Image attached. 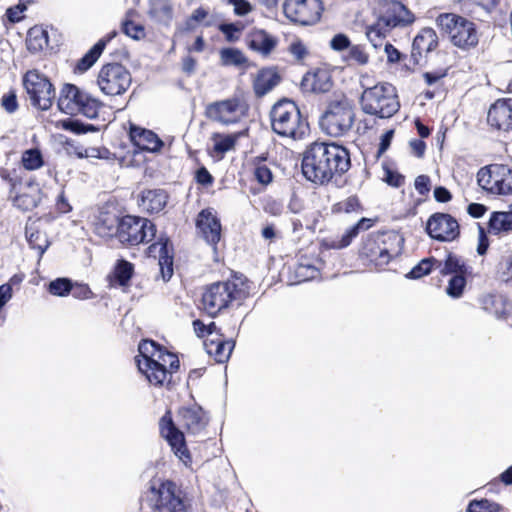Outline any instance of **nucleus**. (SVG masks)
Wrapping results in <instances>:
<instances>
[{
  "mask_svg": "<svg viewBox=\"0 0 512 512\" xmlns=\"http://www.w3.org/2000/svg\"><path fill=\"white\" fill-rule=\"evenodd\" d=\"M351 166L346 148L335 143L314 142L304 152L303 175L315 184L328 183L335 175L346 173Z\"/></svg>",
  "mask_w": 512,
  "mask_h": 512,
  "instance_id": "obj_1",
  "label": "nucleus"
},
{
  "mask_svg": "<svg viewBox=\"0 0 512 512\" xmlns=\"http://www.w3.org/2000/svg\"><path fill=\"white\" fill-rule=\"evenodd\" d=\"M414 21L413 14L399 1L386 2L377 20L367 26L366 37L373 48L384 47L389 62H397L400 53L390 43L386 42L387 35L396 27H404Z\"/></svg>",
  "mask_w": 512,
  "mask_h": 512,
  "instance_id": "obj_2",
  "label": "nucleus"
},
{
  "mask_svg": "<svg viewBox=\"0 0 512 512\" xmlns=\"http://www.w3.org/2000/svg\"><path fill=\"white\" fill-rule=\"evenodd\" d=\"M249 294V284L242 277L215 282L205 288L202 294V306L210 316L214 317L234 303L240 305Z\"/></svg>",
  "mask_w": 512,
  "mask_h": 512,
  "instance_id": "obj_3",
  "label": "nucleus"
},
{
  "mask_svg": "<svg viewBox=\"0 0 512 512\" xmlns=\"http://www.w3.org/2000/svg\"><path fill=\"white\" fill-rule=\"evenodd\" d=\"M270 119L273 132L280 137L299 141L309 133L308 121L291 100L283 99L274 104L270 111Z\"/></svg>",
  "mask_w": 512,
  "mask_h": 512,
  "instance_id": "obj_4",
  "label": "nucleus"
},
{
  "mask_svg": "<svg viewBox=\"0 0 512 512\" xmlns=\"http://www.w3.org/2000/svg\"><path fill=\"white\" fill-rule=\"evenodd\" d=\"M153 497L150 512H192V499L182 485L171 479L161 480L158 486H151Z\"/></svg>",
  "mask_w": 512,
  "mask_h": 512,
  "instance_id": "obj_5",
  "label": "nucleus"
},
{
  "mask_svg": "<svg viewBox=\"0 0 512 512\" xmlns=\"http://www.w3.org/2000/svg\"><path fill=\"white\" fill-rule=\"evenodd\" d=\"M402 242V237L394 231L372 233L363 241L360 256L381 267L400 253Z\"/></svg>",
  "mask_w": 512,
  "mask_h": 512,
  "instance_id": "obj_6",
  "label": "nucleus"
},
{
  "mask_svg": "<svg viewBox=\"0 0 512 512\" xmlns=\"http://www.w3.org/2000/svg\"><path fill=\"white\" fill-rule=\"evenodd\" d=\"M360 103L363 112L379 118H390L400 108L396 89L387 82L365 89Z\"/></svg>",
  "mask_w": 512,
  "mask_h": 512,
  "instance_id": "obj_7",
  "label": "nucleus"
},
{
  "mask_svg": "<svg viewBox=\"0 0 512 512\" xmlns=\"http://www.w3.org/2000/svg\"><path fill=\"white\" fill-rule=\"evenodd\" d=\"M354 119L355 114L351 101L342 96L329 102L319 124L327 135L340 137L352 128Z\"/></svg>",
  "mask_w": 512,
  "mask_h": 512,
  "instance_id": "obj_8",
  "label": "nucleus"
},
{
  "mask_svg": "<svg viewBox=\"0 0 512 512\" xmlns=\"http://www.w3.org/2000/svg\"><path fill=\"white\" fill-rule=\"evenodd\" d=\"M436 23L454 46L470 49L478 44L476 26L467 18L454 13H443L437 17Z\"/></svg>",
  "mask_w": 512,
  "mask_h": 512,
  "instance_id": "obj_9",
  "label": "nucleus"
},
{
  "mask_svg": "<svg viewBox=\"0 0 512 512\" xmlns=\"http://www.w3.org/2000/svg\"><path fill=\"white\" fill-rule=\"evenodd\" d=\"M155 234V225L150 220L131 215L120 219L117 230L118 240L132 246L151 241Z\"/></svg>",
  "mask_w": 512,
  "mask_h": 512,
  "instance_id": "obj_10",
  "label": "nucleus"
},
{
  "mask_svg": "<svg viewBox=\"0 0 512 512\" xmlns=\"http://www.w3.org/2000/svg\"><path fill=\"white\" fill-rule=\"evenodd\" d=\"M23 85L34 107L48 110L52 106L55 89L44 74L37 70L28 71L23 78Z\"/></svg>",
  "mask_w": 512,
  "mask_h": 512,
  "instance_id": "obj_11",
  "label": "nucleus"
},
{
  "mask_svg": "<svg viewBox=\"0 0 512 512\" xmlns=\"http://www.w3.org/2000/svg\"><path fill=\"white\" fill-rule=\"evenodd\" d=\"M478 184L496 195L512 194V168L504 164H491L477 173Z\"/></svg>",
  "mask_w": 512,
  "mask_h": 512,
  "instance_id": "obj_12",
  "label": "nucleus"
},
{
  "mask_svg": "<svg viewBox=\"0 0 512 512\" xmlns=\"http://www.w3.org/2000/svg\"><path fill=\"white\" fill-rule=\"evenodd\" d=\"M131 85V75L121 64L111 63L101 67L97 76V86L108 96L125 93Z\"/></svg>",
  "mask_w": 512,
  "mask_h": 512,
  "instance_id": "obj_13",
  "label": "nucleus"
},
{
  "mask_svg": "<svg viewBox=\"0 0 512 512\" xmlns=\"http://www.w3.org/2000/svg\"><path fill=\"white\" fill-rule=\"evenodd\" d=\"M159 433L167 441L174 455L185 466H191L192 455L186 444L185 435L175 425L170 410H167L159 420Z\"/></svg>",
  "mask_w": 512,
  "mask_h": 512,
  "instance_id": "obj_14",
  "label": "nucleus"
},
{
  "mask_svg": "<svg viewBox=\"0 0 512 512\" xmlns=\"http://www.w3.org/2000/svg\"><path fill=\"white\" fill-rule=\"evenodd\" d=\"M247 104L238 97L216 101L206 107V116L215 122L230 125L239 122L247 113Z\"/></svg>",
  "mask_w": 512,
  "mask_h": 512,
  "instance_id": "obj_15",
  "label": "nucleus"
},
{
  "mask_svg": "<svg viewBox=\"0 0 512 512\" xmlns=\"http://www.w3.org/2000/svg\"><path fill=\"white\" fill-rule=\"evenodd\" d=\"M155 354H136L135 362L138 370L145 376L147 381L155 387L165 386L171 390L175 386V382L168 377L166 366L161 360L153 358Z\"/></svg>",
  "mask_w": 512,
  "mask_h": 512,
  "instance_id": "obj_16",
  "label": "nucleus"
},
{
  "mask_svg": "<svg viewBox=\"0 0 512 512\" xmlns=\"http://www.w3.org/2000/svg\"><path fill=\"white\" fill-rule=\"evenodd\" d=\"M283 9L291 21L311 25L320 19L323 8L320 0H285Z\"/></svg>",
  "mask_w": 512,
  "mask_h": 512,
  "instance_id": "obj_17",
  "label": "nucleus"
},
{
  "mask_svg": "<svg viewBox=\"0 0 512 512\" xmlns=\"http://www.w3.org/2000/svg\"><path fill=\"white\" fill-rule=\"evenodd\" d=\"M428 234L439 241H453L460 233L455 218L445 213H435L427 221Z\"/></svg>",
  "mask_w": 512,
  "mask_h": 512,
  "instance_id": "obj_18",
  "label": "nucleus"
},
{
  "mask_svg": "<svg viewBox=\"0 0 512 512\" xmlns=\"http://www.w3.org/2000/svg\"><path fill=\"white\" fill-rule=\"evenodd\" d=\"M177 417L180 426L192 435L203 432L209 422L206 412L198 404L179 408Z\"/></svg>",
  "mask_w": 512,
  "mask_h": 512,
  "instance_id": "obj_19",
  "label": "nucleus"
},
{
  "mask_svg": "<svg viewBox=\"0 0 512 512\" xmlns=\"http://www.w3.org/2000/svg\"><path fill=\"white\" fill-rule=\"evenodd\" d=\"M149 257L157 258L163 280L167 281L173 274L172 246L167 238L160 237L148 247Z\"/></svg>",
  "mask_w": 512,
  "mask_h": 512,
  "instance_id": "obj_20",
  "label": "nucleus"
},
{
  "mask_svg": "<svg viewBox=\"0 0 512 512\" xmlns=\"http://www.w3.org/2000/svg\"><path fill=\"white\" fill-rule=\"evenodd\" d=\"M487 121L498 130H512V99H499L492 104Z\"/></svg>",
  "mask_w": 512,
  "mask_h": 512,
  "instance_id": "obj_21",
  "label": "nucleus"
},
{
  "mask_svg": "<svg viewBox=\"0 0 512 512\" xmlns=\"http://www.w3.org/2000/svg\"><path fill=\"white\" fill-rule=\"evenodd\" d=\"M196 227L204 240L216 245L221 237V224L210 209L202 210L197 217Z\"/></svg>",
  "mask_w": 512,
  "mask_h": 512,
  "instance_id": "obj_22",
  "label": "nucleus"
},
{
  "mask_svg": "<svg viewBox=\"0 0 512 512\" xmlns=\"http://www.w3.org/2000/svg\"><path fill=\"white\" fill-rule=\"evenodd\" d=\"M247 46L261 56H269L277 47V37L262 29H253L246 37Z\"/></svg>",
  "mask_w": 512,
  "mask_h": 512,
  "instance_id": "obj_23",
  "label": "nucleus"
},
{
  "mask_svg": "<svg viewBox=\"0 0 512 512\" xmlns=\"http://www.w3.org/2000/svg\"><path fill=\"white\" fill-rule=\"evenodd\" d=\"M129 135L133 144L144 151L155 153L163 146V141L156 133L134 124L130 125Z\"/></svg>",
  "mask_w": 512,
  "mask_h": 512,
  "instance_id": "obj_24",
  "label": "nucleus"
},
{
  "mask_svg": "<svg viewBox=\"0 0 512 512\" xmlns=\"http://www.w3.org/2000/svg\"><path fill=\"white\" fill-rule=\"evenodd\" d=\"M85 93L73 84H65L60 91L58 108L65 114H77Z\"/></svg>",
  "mask_w": 512,
  "mask_h": 512,
  "instance_id": "obj_25",
  "label": "nucleus"
},
{
  "mask_svg": "<svg viewBox=\"0 0 512 512\" xmlns=\"http://www.w3.org/2000/svg\"><path fill=\"white\" fill-rule=\"evenodd\" d=\"M42 219H29L26 224V238L31 248L37 249L42 255L49 246Z\"/></svg>",
  "mask_w": 512,
  "mask_h": 512,
  "instance_id": "obj_26",
  "label": "nucleus"
},
{
  "mask_svg": "<svg viewBox=\"0 0 512 512\" xmlns=\"http://www.w3.org/2000/svg\"><path fill=\"white\" fill-rule=\"evenodd\" d=\"M40 200L41 190L35 183H27V185L13 197L14 205L24 211L35 208Z\"/></svg>",
  "mask_w": 512,
  "mask_h": 512,
  "instance_id": "obj_27",
  "label": "nucleus"
},
{
  "mask_svg": "<svg viewBox=\"0 0 512 512\" xmlns=\"http://www.w3.org/2000/svg\"><path fill=\"white\" fill-rule=\"evenodd\" d=\"M167 200L168 195L164 190H145L140 196V206L149 213H158L164 209Z\"/></svg>",
  "mask_w": 512,
  "mask_h": 512,
  "instance_id": "obj_28",
  "label": "nucleus"
},
{
  "mask_svg": "<svg viewBox=\"0 0 512 512\" xmlns=\"http://www.w3.org/2000/svg\"><path fill=\"white\" fill-rule=\"evenodd\" d=\"M280 82V77L272 69L261 70L253 83V88L257 96H263L270 92Z\"/></svg>",
  "mask_w": 512,
  "mask_h": 512,
  "instance_id": "obj_29",
  "label": "nucleus"
},
{
  "mask_svg": "<svg viewBox=\"0 0 512 512\" xmlns=\"http://www.w3.org/2000/svg\"><path fill=\"white\" fill-rule=\"evenodd\" d=\"M116 32L113 31L108 34L107 39L99 40L77 63L76 69L83 73L90 69L93 64L98 60L102 54L105 45L108 41L116 36Z\"/></svg>",
  "mask_w": 512,
  "mask_h": 512,
  "instance_id": "obj_30",
  "label": "nucleus"
},
{
  "mask_svg": "<svg viewBox=\"0 0 512 512\" xmlns=\"http://www.w3.org/2000/svg\"><path fill=\"white\" fill-rule=\"evenodd\" d=\"M120 225V219L114 213L102 211L95 224V230L101 237H117V230Z\"/></svg>",
  "mask_w": 512,
  "mask_h": 512,
  "instance_id": "obj_31",
  "label": "nucleus"
},
{
  "mask_svg": "<svg viewBox=\"0 0 512 512\" xmlns=\"http://www.w3.org/2000/svg\"><path fill=\"white\" fill-rule=\"evenodd\" d=\"M512 231V205L509 211L493 212L489 219L488 232L499 235Z\"/></svg>",
  "mask_w": 512,
  "mask_h": 512,
  "instance_id": "obj_32",
  "label": "nucleus"
},
{
  "mask_svg": "<svg viewBox=\"0 0 512 512\" xmlns=\"http://www.w3.org/2000/svg\"><path fill=\"white\" fill-rule=\"evenodd\" d=\"M438 44V37L432 28H424L414 38L413 50L417 51L420 55L428 53L436 48Z\"/></svg>",
  "mask_w": 512,
  "mask_h": 512,
  "instance_id": "obj_33",
  "label": "nucleus"
},
{
  "mask_svg": "<svg viewBox=\"0 0 512 512\" xmlns=\"http://www.w3.org/2000/svg\"><path fill=\"white\" fill-rule=\"evenodd\" d=\"M26 45L29 51L37 53L48 46V33L42 27H32L29 29L26 39Z\"/></svg>",
  "mask_w": 512,
  "mask_h": 512,
  "instance_id": "obj_34",
  "label": "nucleus"
},
{
  "mask_svg": "<svg viewBox=\"0 0 512 512\" xmlns=\"http://www.w3.org/2000/svg\"><path fill=\"white\" fill-rule=\"evenodd\" d=\"M240 135H242V133H235V134L214 133L211 137V140L213 141L214 152H216L218 155L222 156L226 152L232 150Z\"/></svg>",
  "mask_w": 512,
  "mask_h": 512,
  "instance_id": "obj_35",
  "label": "nucleus"
},
{
  "mask_svg": "<svg viewBox=\"0 0 512 512\" xmlns=\"http://www.w3.org/2000/svg\"><path fill=\"white\" fill-rule=\"evenodd\" d=\"M149 14L159 22H168L172 17V9L165 0H151Z\"/></svg>",
  "mask_w": 512,
  "mask_h": 512,
  "instance_id": "obj_36",
  "label": "nucleus"
},
{
  "mask_svg": "<svg viewBox=\"0 0 512 512\" xmlns=\"http://www.w3.org/2000/svg\"><path fill=\"white\" fill-rule=\"evenodd\" d=\"M220 62L223 66H242L247 59L239 49L224 48L220 50Z\"/></svg>",
  "mask_w": 512,
  "mask_h": 512,
  "instance_id": "obj_37",
  "label": "nucleus"
},
{
  "mask_svg": "<svg viewBox=\"0 0 512 512\" xmlns=\"http://www.w3.org/2000/svg\"><path fill=\"white\" fill-rule=\"evenodd\" d=\"M21 162L23 167L29 171L37 170L44 164L42 153L37 148L25 150L22 153Z\"/></svg>",
  "mask_w": 512,
  "mask_h": 512,
  "instance_id": "obj_38",
  "label": "nucleus"
},
{
  "mask_svg": "<svg viewBox=\"0 0 512 512\" xmlns=\"http://www.w3.org/2000/svg\"><path fill=\"white\" fill-rule=\"evenodd\" d=\"M78 113L83 114L87 118L93 119L98 116L102 107V102L88 93L84 94Z\"/></svg>",
  "mask_w": 512,
  "mask_h": 512,
  "instance_id": "obj_39",
  "label": "nucleus"
},
{
  "mask_svg": "<svg viewBox=\"0 0 512 512\" xmlns=\"http://www.w3.org/2000/svg\"><path fill=\"white\" fill-rule=\"evenodd\" d=\"M133 273H134V266L130 262H128L126 260H119L114 268V272H113L114 280L120 286H125L128 284Z\"/></svg>",
  "mask_w": 512,
  "mask_h": 512,
  "instance_id": "obj_40",
  "label": "nucleus"
},
{
  "mask_svg": "<svg viewBox=\"0 0 512 512\" xmlns=\"http://www.w3.org/2000/svg\"><path fill=\"white\" fill-rule=\"evenodd\" d=\"M466 512H504L501 505L486 498L473 499L468 503Z\"/></svg>",
  "mask_w": 512,
  "mask_h": 512,
  "instance_id": "obj_41",
  "label": "nucleus"
},
{
  "mask_svg": "<svg viewBox=\"0 0 512 512\" xmlns=\"http://www.w3.org/2000/svg\"><path fill=\"white\" fill-rule=\"evenodd\" d=\"M436 264L442 274H464L461 261L454 255L450 254L444 263L436 261Z\"/></svg>",
  "mask_w": 512,
  "mask_h": 512,
  "instance_id": "obj_42",
  "label": "nucleus"
},
{
  "mask_svg": "<svg viewBox=\"0 0 512 512\" xmlns=\"http://www.w3.org/2000/svg\"><path fill=\"white\" fill-rule=\"evenodd\" d=\"M371 226V220L362 218L356 225L349 228L340 240L338 247L343 248L351 243V240L356 237L360 229H368Z\"/></svg>",
  "mask_w": 512,
  "mask_h": 512,
  "instance_id": "obj_43",
  "label": "nucleus"
},
{
  "mask_svg": "<svg viewBox=\"0 0 512 512\" xmlns=\"http://www.w3.org/2000/svg\"><path fill=\"white\" fill-rule=\"evenodd\" d=\"M72 289V283L67 278H58L49 284V292L55 296H66Z\"/></svg>",
  "mask_w": 512,
  "mask_h": 512,
  "instance_id": "obj_44",
  "label": "nucleus"
},
{
  "mask_svg": "<svg viewBox=\"0 0 512 512\" xmlns=\"http://www.w3.org/2000/svg\"><path fill=\"white\" fill-rule=\"evenodd\" d=\"M122 31L128 37L134 40H140L145 37V29L141 24L131 20H125L122 23Z\"/></svg>",
  "mask_w": 512,
  "mask_h": 512,
  "instance_id": "obj_45",
  "label": "nucleus"
},
{
  "mask_svg": "<svg viewBox=\"0 0 512 512\" xmlns=\"http://www.w3.org/2000/svg\"><path fill=\"white\" fill-rule=\"evenodd\" d=\"M466 281L463 274L454 275L446 288V292L453 298H458L462 295Z\"/></svg>",
  "mask_w": 512,
  "mask_h": 512,
  "instance_id": "obj_46",
  "label": "nucleus"
},
{
  "mask_svg": "<svg viewBox=\"0 0 512 512\" xmlns=\"http://www.w3.org/2000/svg\"><path fill=\"white\" fill-rule=\"evenodd\" d=\"M319 274L318 269L306 263H299L296 268V275L299 277V281H308L316 278Z\"/></svg>",
  "mask_w": 512,
  "mask_h": 512,
  "instance_id": "obj_47",
  "label": "nucleus"
},
{
  "mask_svg": "<svg viewBox=\"0 0 512 512\" xmlns=\"http://www.w3.org/2000/svg\"><path fill=\"white\" fill-rule=\"evenodd\" d=\"M436 264L434 259H423L417 266H415L409 273L411 278L417 279L427 275L432 270L433 264Z\"/></svg>",
  "mask_w": 512,
  "mask_h": 512,
  "instance_id": "obj_48",
  "label": "nucleus"
},
{
  "mask_svg": "<svg viewBox=\"0 0 512 512\" xmlns=\"http://www.w3.org/2000/svg\"><path fill=\"white\" fill-rule=\"evenodd\" d=\"M254 177L262 185H268L273 179L272 172L266 164H258L255 167Z\"/></svg>",
  "mask_w": 512,
  "mask_h": 512,
  "instance_id": "obj_49",
  "label": "nucleus"
},
{
  "mask_svg": "<svg viewBox=\"0 0 512 512\" xmlns=\"http://www.w3.org/2000/svg\"><path fill=\"white\" fill-rule=\"evenodd\" d=\"M288 51L296 60H303L308 55V48L300 39L291 41Z\"/></svg>",
  "mask_w": 512,
  "mask_h": 512,
  "instance_id": "obj_50",
  "label": "nucleus"
},
{
  "mask_svg": "<svg viewBox=\"0 0 512 512\" xmlns=\"http://www.w3.org/2000/svg\"><path fill=\"white\" fill-rule=\"evenodd\" d=\"M228 4L233 6V11L237 16H246L253 7L248 0H228Z\"/></svg>",
  "mask_w": 512,
  "mask_h": 512,
  "instance_id": "obj_51",
  "label": "nucleus"
},
{
  "mask_svg": "<svg viewBox=\"0 0 512 512\" xmlns=\"http://www.w3.org/2000/svg\"><path fill=\"white\" fill-rule=\"evenodd\" d=\"M349 58L361 65L368 62V55L360 45H353L349 47Z\"/></svg>",
  "mask_w": 512,
  "mask_h": 512,
  "instance_id": "obj_52",
  "label": "nucleus"
},
{
  "mask_svg": "<svg viewBox=\"0 0 512 512\" xmlns=\"http://www.w3.org/2000/svg\"><path fill=\"white\" fill-rule=\"evenodd\" d=\"M219 29L225 35L227 41L235 42L238 40L240 29L235 24H221Z\"/></svg>",
  "mask_w": 512,
  "mask_h": 512,
  "instance_id": "obj_53",
  "label": "nucleus"
},
{
  "mask_svg": "<svg viewBox=\"0 0 512 512\" xmlns=\"http://www.w3.org/2000/svg\"><path fill=\"white\" fill-rule=\"evenodd\" d=\"M138 352H169L153 340L144 339L138 345Z\"/></svg>",
  "mask_w": 512,
  "mask_h": 512,
  "instance_id": "obj_54",
  "label": "nucleus"
},
{
  "mask_svg": "<svg viewBox=\"0 0 512 512\" xmlns=\"http://www.w3.org/2000/svg\"><path fill=\"white\" fill-rule=\"evenodd\" d=\"M330 46L335 51H342L350 47V40L344 34H337L331 39Z\"/></svg>",
  "mask_w": 512,
  "mask_h": 512,
  "instance_id": "obj_55",
  "label": "nucleus"
},
{
  "mask_svg": "<svg viewBox=\"0 0 512 512\" xmlns=\"http://www.w3.org/2000/svg\"><path fill=\"white\" fill-rule=\"evenodd\" d=\"M83 155L86 158L108 159L110 152L106 148L87 147L85 148V153Z\"/></svg>",
  "mask_w": 512,
  "mask_h": 512,
  "instance_id": "obj_56",
  "label": "nucleus"
},
{
  "mask_svg": "<svg viewBox=\"0 0 512 512\" xmlns=\"http://www.w3.org/2000/svg\"><path fill=\"white\" fill-rule=\"evenodd\" d=\"M165 356H168L169 367L167 368L168 377L172 378L173 373L177 372L180 368V361L178 354H159V360L166 362Z\"/></svg>",
  "mask_w": 512,
  "mask_h": 512,
  "instance_id": "obj_57",
  "label": "nucleus"
},
{
  "mask_svg": "<svg viewBox=\"0 0 512 512\" xmlns=\"http://www.w3.org/2000/svg\"><path fill=\"white\" fill-rule=\"evenodd\" d=\"M210 341L216 344V352H232L235 348V341L232 339L224 341L217 336L211 338Z\"/></svg>",
  "mask_w": 512,
  "mask_h": 512,
  "instance_id": "obj_58",
  "label": "nucleus"
},
{
  "mask_svg": "<svg viewBox=\"0 0 512 512\" xmlns=\"http://www.w3.org/2000/svg\"><path fill=\"white\" fill-rule=\"evenodd\" d=\"M74 298L77 299H90L92 297V291L86 284L72 285L71 291Z\"/></svg>",
  "mask_w": 512,
  "mask_h": 512,
  "instance_id": "obj_59",
  "label": "nucleus"
},
{
  "mask_svg": "<svg viewBox=\"0 0 512 512\" xmlns=\"http://www.w3.org/2000/svg\"><path fill=\"white\" fill-rule=\"evenodd\" d=\"M415 189L419 194L424 195L430 190V179L426 175H420L415 179Z\"/></svg>",
  "mask_w": 512,
  "mask_h": 512,
  "instance_id": "obj_60",
  "label": "nucleus"
},
{
  "mask_svg": "<svg viewBox=\"0 0 512 512\" xmlns=\"http://www.w3.org/2000/svg\"><path fill=\"white\" fill-rule=\"evenodd\" d=\"M384 180H385V182H387L389 185H391L393 187H400L404 182L403 176H401L397 172H393L391 170L385 171Z\"/></svg>",
  "mask_w": 512,
  "mask_h": 512,
  "instance_id": "obj_61",
  "label": "nucleus"
},
{
  "mask_svg": "<svg viewBox=\"0 0 512 512\" xmlns=\"http://www.w3.org/2000/svg\"><path fill=\"white\" fill-rule=\"evenodd\" d=\"M2 106L9 113L16 111L18 107L16 95L14 93L4 95L2 98Z\"/></svg>",
  "mask_w": 512,
  "mask_h": 512,
  "instance_id": "obj_62",
  "label": "nucleus"
},
{
  "mask_svg": "<svg viewBox=\"0 0 512 512\" xmlns=\"http://www.w3.org/2000/svg\"><path fill=\"white\" fill-rule=\"evenodd\" d=\"M26 9L24 5H17L7 9V17L11 22H18L22 19V12Z\"/></svg>",
  "mask_w": 512,
  "mask_h": 512,
  "instance_id": "obj_63",
  "label": "nucleus"
},
{
  "mask_svg": "<svg viewBox=\"0 0 512 512\" xmlns=\"http://www.w3.org/2000/svg\"><path fill=\"white\" fill-rule=\"evenodd\" d=\"M196 180L202 185H210L213 182V177L206 168L202 167L196 172Z\"/></svg>",
  "mask_w": 512,
  "mask_h": 512,
  "instance_id": "obj_64",
  "label": "nucleus"
}]
</instances>
